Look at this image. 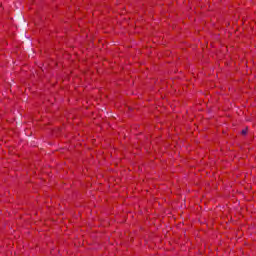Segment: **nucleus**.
Wrapping results in <instances>:
<instances>
[{"mask_svg":"<svg viewBox=\"0 0 256 256\" xmlns=\"http://www.w3.org/2000/svg\"><path fill=\"white\" fill-rule=\"evenodd\" d=\"M242 135H247V129L242 130Z\"/></svg>","mask_w":256,"mask_h":256,"instance_id":"nucleus-1","label":"nucleus"}]
</instances>
